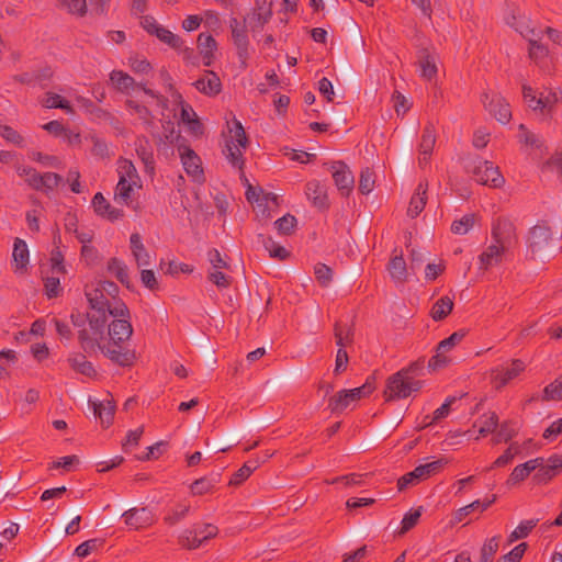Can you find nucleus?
<instances>
[{"label": "nucleus", "mask_w": 562, "mask_h": 562, "mask_svg": "<svg viewBox=\"0 0 562 562\" xmlns=\"http://www.w3.org/2000/svg\"><path fill=\"white\" fill-rule=\"evenodd\" d=\"M492 244L479 256L480 269L488 270L503 262L509 249L516 244V229L506 218H497L492 227Z\"/></svg>", "instance_id": "1"}, {"label": "nucleus", "mask_w": 562, "mask_h": 562, "mask_svg": "<svg viewBox=\"0 0 562 562\" xmlns=\"http://www.w3.org/2000/svg\"><path fill=\"white\" fill-rule=\"evenodd\" d=\"M86 296L92 310L113 317H127V306L116 300L119 286L112 281L97 280L86 285Z\"/></svg>", "instance_id": "2"}, {"label": "nucleus", "mask_w": 562, "mask_h": 562, "mask_svg": "<svg viewBox=\"0 0 562 562\" xmlns=\"http://www.w3.org/2000/svg\"><path fill=\"white\" fill-rule=\"evenodd\" d=\"M133 335V327L127 317H114L108 324L109 341L102 347V353L113 362L126 367L131 366L135 359V355L123 345L130 340Z\"/></svg>", "instance_id": "3"}, {"label": "nucleus", "mask_w": 562, "mask_h": 562, "mask_svg": "<svg viewBox=\"0 0 562 562\" xmlns=\"http://www.w3.org/2000/svg\"><path fill=\"white\" fill-rule=\"evenodd\" d=\"M522 99L526 105L536 114L551 116L558 103L562 102V89L543 87V91L537 94L528 83L521 85Z\"/></svg>", "instance_id": "4"}, {"label": "nucleus", "mask_w": 562, "mask_h": 562, "mask_svg": "<svg viewBox=\"0 0 562 562\" xmlns=\"http://www.w3.org/2000/svg\"><path fill=\"white\" fill-rule=\"evenodd\" d=\"M88 326L78 333V339L85 352L93 355L97 350L102 351L105 347L104 328L108 323V315L104 313H92L87 315Z\"/></svg>", "instance_id": "5"}, {"label": "nucleus", "mask_w": 562, "mask_h": 562, "mask_svg": "<svg viewBox=\"0 0 562 562\" xmlns=\"http://www.w3.org/2000/svg\"><path fill=\"white\" fill-rule=\"evenodd\" d=\"M248 146V138L241 123L234 119L228 124V136L226 138L224 155L232 166L241 169L244 166L243 153Z\"/></svg>", "instance_id": "6"}, {"label": "nucleus", "mask_w": 562, "mask_h": 562, "mask_svg": "<svg viewBox=\"0 0 562 562\" xmlns=\"http://www.w3.org/2000/svg\"><path fill=\"white\" fill-rule=\"evenodd\" d=\"M420 389V381L415 380L412 376H406L405 371H397L387 379L384 397L386 401L406 398L412 393L418 392Z\"/></svg>", "instance_id": "7"}, {"label": "nucleus", "mask_w": 562, "mask_h": 562, "mask_svg": "<svg viewBox=\"0 0 562 562\" xmlns=\"http://www.w3.org/2000/svg\"><path fill=\"white\" fill-rule=\"evenodd\" d=\"M467 169L480 184L499 188L505 182L498 167L492 161L484 160L480 157L473 158L467 165Z\"/></svg>", "instance_id": "8"}, {"label": "nucleus", "mask_w": 562, "mask_h": 562, "mask_svg": "<svg viewBox=\"0 0 562 562\" xmlns=\"http://www.w3.org/2000/svg\"><path fill=\"white\" fill-rule=\"evenodd\" d=\"M217 535L218 528L215 525L195 524L181 532L179 543L188 550H195Z\"/></svg>", "instance_id": "9"}, {"label": "nucleus", "mask_w": 562, "mask_h": 562, "mask_svg": "<svg viewBox=\"0 0 562 562\" xmlns=\"http://www.w3.org/2000/svg\"><path fill=\"white\" fill-rule=\"evenodd\" d=\"M552 244L553 237L549 226L538 224L529 231L527 247L532 256L547 254Z\"/></svg>", "instance_id": "10"}, {"label": "nucleus", "mask_w": 562, "mask_h": 562, "mask_svg": "<svg viewBox=\"0 0 562 562\" xmlns=\"http://www.w3.org/2000/svg\"><path fill=\"white\" fill-rule=\"evenodd\" d=\"M464 336L465 333L460 330L453 333L448 338L441 340L436 348L435 356H432L428 362V368L432 371H436L445 367L449 362V359L446 356V353L452 350L457 345H459L464 338Z\"/></svg>", "instance_id": "11"}, {"label": "nucleus", "mask_w": 562, "mask_h": 562, "mask_svg": "<svg viewBox=\"0 0 562 562\" xmlns=\"http://www.w3.org/2000/svg\"><path fill=\"white\" fill-rule=\"evenodd\" d=\"M526 369L524 361L520 359L513 360L508 366H502L491 371V380L496 389L504 387L510 381L519 376Z\"/></svg>", "instance_id": "12"}, {"label": "nucleus", "mask_w": 562, "mask_h": 562, "mask_svg": "<svg viewBox=\"0 0 562 562\" xmlns=\"http://www.w3.org/2000/svg\"><path fill=\"white\" fill-rule=\"evenodd\" d=\"M334 182L342 196H348L355 187V177L348 166L342 161H335L330 166Z\"/></svg>", "instance_id": "13"}, {"label": "nucleus", "mask_w": 562, "mask_h": 562, "mask_svg": "<svg viewBox=\"0 0 562 562\" xmlns=\"http://www.w3.org/2000/svg\"><path fill=\"white\" fill-rule=\"evenodd\" d=\"M482 102L485 109L501 123H507L512 117L509 104L498 94L484 93Z\"/></svg>", "instance_id": "14"}, {"label": "nucleus", "mask_w": 562, "mask_h": 562, "mask_svg": "<svg viewBox=\"0 0 562 562\" xmlns=\"http://www.w3.org/2000/svg\"><path fill=\"white\" fill-rule=\"evenodd\" d=\"M506 23L527 41L532 37H540L541 31H537L536 27L531 26L530 19L521 14L519 10L513 9L506 15Z\"/></svg>", "instance_id": "15"}, {"label": "nucleus", "mask_w": 562, "mask_h": 562, "mask_svg": "<svg viewBox=\"0 0 562 562\" xmlns=\"http://www.w3.org/2000/svg\"><path fill=\"white\" fill-rule=\"evenodd\" d=\"M178 150L187 175L191 177L193 181L202 182L204 176L199 156L187 146H179Z\"/></svg>", "instance_id": "16"}, {"label": "nucleus", "mask_w": 562, "mask_h": 562, "mask_svg": "<svg viewBox=\"0 0 562 562\" xmlns=\"http://www.w3.org/2000/svg\"><path fill=\"white\" fill-rule=\"evenodd\" d=\"M540 37H532L528 41L529 48L528 54L530 59L539 67V69L549 76L554 75V67H549L543 61L549 56V49L544 45H542L539 40Z\"/></svg>", "instance_id": "17"}, {"label": "nucleus", "mask_w": 562, "mask_h": 562, "mask_svg": "<svg viewBox=\"0 0 562 562\" xmlns=\"http://www.w3.org/2000/svg\"><path fill=\"white\" fill-rule=\"evenodd\" d=\"M436 144V131L432 124H427L420 137L418 146V164L424 167L428 165Z\"/></svg>", "instance_id": "18"}, {"label": "nucleus", "mask_w": 562, "mask_h": 562, "mask_svg": "<svg viewBox=\"0 0 562 562\" xmlns=\"http://www.w3.org/2000/svg\"><path fill=\"white\" fill-rule=\"evenodd\" d=\"M229 27L232 31L233 43L237 48L239 58H247L249 40L247 35L246 25L240 23L236 18L229 20Z\"/></svg>", "instance_id": "19"}, {"label": "nucleus", "mask_w": 562, "mask_h": 562, "mask_svg": "<svg viewBox=\"0 0 562 562\" xmlns=\"http://www.w3.org/2000/svg\"><path fill=\"white\" fill-rule=\"evenodd\" d=\"M173 102L180 106V119L187 124L191 132L199 134L202 132V124L200 123L193 108L188 104L179 92L172 94Z\"/></svg>", "instance_id": "20"}, {"label": "nucleus", "mask_w": 562, "mask_h": 562, "mask_svg": "<svg viewBox=\"0 0 562 562\" xmlns=\"http://www.w3.org/2000/svg\"><path fill=\"white\" fill-rule=\"evenodd\" d=\"M125 525L131 529H140L153 524V515L146 508H131L122 515Z\"/></svg>", "instance_id": "21"}, {"label": "nucleus", "mask_w": 562, "mask_h": 562, "mask_svg": "<svg viewBox=\"0 0 562 562\" xmlns=\"http://www.w3.org/2000/svg\"><path fill=\"white\" fill-rule=\"evenodd\" d=\"M194 87L201 93L214 97L221 92L222 82L214 71L205 70L204 74L194 82Z\"/></svg>", "instance_id": "22"}, {"label": "nucleus", "mask_w": 562, "mask_h": 562, "mask_svg": "<svg viewBox=\"0 0 562 562\" xmlns=\"http://www.w3.org/2000/svg\"><path fill=\"white\" fill-rule=\"evenodd\" d=\"M542 464V458L531 459L522 464H519L514 468L512 471L506 484L508 486H514L526 480L529 474L536 471L539 465Z\"/></svg>", "instance_id": "23"}, {"label": "nucleus", "mask_w": 562, "mask_h": 562, "mask_svg": "<svg viewBox=\"0 0 562 562\" xmlns=\"http://www.w3.org/2000/svg\"><path fill=\"white\" fill-rule=\"evenodd\" d=\"M334 337L339 348L346 349L353 342L355 327L352 323L338 321L334 325Z\"/></svg>", "instance_id": "24"}, {"label": "nucleus", "mask_w": 562, "mask_h": 562, "mask_svg": "<svg viewBox=\"0 0 562 562\" xmlns=\"http://www.w3.org/2000/svg\"><path fill=\"white\" fill-rule=\"evenodd\" d=\"M305 194L317 209L325 210L328 207L327 191L321 182L316 180L307 182Z\"/></svg>", "instance_id": "25"}, {"label": "nucleus", "mask_w": 562, "mask_h": 562, "mask_svg": "<svg viewBox=\"0 0 562 562\" xmlns=\"http://www.w3.org/2000/svg\"><path fill=\"white\" fill-rule=\"evenodd\" d=\"M130 247L132 255L138 267L149 266L151 262V256L145 248L142 237L138 233H133L130 237Z\"/></svg>", "instance_id": "26"}, {"label": "nucleus", "mask_w": 562, "mask_h": 562, "mask_svg": "<svg viewBox=\"0 0 562 562\" xmlns=\"http://www.w3.org/2000/svg\"><path fill=\"white\" fill-rule=\"evenodd\" d=\"M92 205L98 215L110 221H115L123 216V211L113 207L100 192L93 196Z\"/></svg>", "instance_id": "27"}, {"label": "nucleus", "mask_w": 562, "mask_h": 562, "mask_svg": "<svg viewBox=\"0 0 562 562\" xmlns=\"http://www.w3.org/2000/svg\"><path fill=\"white\" fill-rule=\"evenodd\" d=\"M418 65L422 78L429 81L436 78L438 68L437 57L435 55H431L426 49L420 50L418 55Z\"/></svg>", "instance_id": "28"}, {"label": "nucleus", "mask_w": 562, "mask_h": 562, "mask_svg": "<svg viewBox=\"0 0 562 562\" xmlns=\"http://www.w3.org/2000/svg\"><path fill=\"white\" fill-rule=\"evenodd\" d=\"M191 505L187 501H181L170 506L165 516L164 521L169 526H175L183 520L190 513Z\"/></svg>", "instance_id": "29"}, {"label": "nucleus", "mask_w": 562, "mask_h": 562, "mask_svg": "<svg viewBox=\"0 0 562 562\" xmlns=\"http://www.w3.org/2000/svg\"><path fill=\"white\" fill-rule=\"evenodd\" d=\"M198 48L203 58L204 66H211L217 43L213 36L201 33L198 37Z\"/></svg>", "instance_id": "30"}, {"label": "nucleus", "mask_w": 562, "mask_h": 562, "mask_svg": "<svg viewBox=\"0 0 562 562\" xmlns=\"http://www.w3.org/2000/svg\"><path fill=\"white\" fill-rule=\"evenodd\" d=\"M93 413L100 418L104 427H109L114 418L115 405L112 401L105 400L101 402H91Z\"/></svg>", "instance_id": "31"}, {"label": "nucleus", "mask_w": 562, "mask_h": 562, "mask_svg": "<svg viewBox=\"0 0 562 562\" xmlns=\"http://www.w3.org/2000/svg\"><path fill=\"white\" fill-rule=\"evenodd\" d=\"M427 184L419 183L413 194L407 209V215L412 218L418 216L424 210L427 201Z\"/></svg>", "instance_id": "32"}, {"label": "nucleus", "mask_w": 562, "mask_h": 562, "mask_svg": "<svg viewBox=\"0 0 562 562\" xmlns=\"http://www.w3.org/2000/svg\"><path fill=\"white\" fill-rule=\"evenodd\" d=\"M473 427L479 428V437H476V439L485 437L486 435L496 431L498 427V416L494 412L485 413L477 418Z\"/></svg>", "instance_id": "33"}, {"label": "nucleus", "mask_w": 562, "mask_h": 562, "mask_svg": "<svg viewBox=\"0 0 562 562\" xmlns=\"http://www.w3.org/2000/svg\"><path fill=\"white\" fill-rule=\"evenodd\" d=\"M391 278L395 282L403 283L407 279V266L402 254L394 255L387 266Z\"/></svg>", "instance_id": "34"}, {"label": "nucleus", "mask_w": 562, "mask_h": 562, "mask_svg": "<svg viewBox=\"0 0 562 562\" xmlns=\"http://www.w3.org/2000/svg\"><path fill=\"white\" fill-rule=\"evenodd\" d=\"M68 363L71 369L88 378L95 375V370L90 361L87 360L86 356L81 353H72L68 358Z\"/></svg>", "instance_id": "35"}, {"label": "nucleus", "mask_w": 562, "mask_h": 562, "mask_svg": "<svg viewBox=\"0 0 562 562\" xmlns=\"http://www.w3.org/2000/svg\"><path fill=\"white\" fill-rule=\"evenodd\" d=\"M117 175L119 180L130 181L133 184H140V178L138 172L134 166V164L125 158H120L117 160Z\"/></svg>", "instance_id": "36"}, {"label": "nucleus", "mask_w": 562, "mask_h": 562, "mask_svg": "<svg viewBox=\"0 0 562 562\" xmlns=\"http://www.w3.org/2000/svg\"><path fill=\"white\" fill-rule=\"evenodd\" d=\"M110 81L115 89L125 93L135 87H140V85H137L128 74L121 70H113L110 74Z\"/></svg>", "instance_id": "37"}, {"label": "nucleus", "mask_w": 562, "mask_h": 562, "mask_svg": "<svg viewBox=\"0 0 562 562\" xmlns=\"http://www.w3.org/2000/svg\"><path fill=\"white\" fill-rule=\"evenodd\" d=\"M12 258L16 267V271L25 270L29 263V248L26 243L21 238H15L13 245Z\"/></svg>", "instance_id": "38"}, {"label": "nucleus", "mask_w": 562, "mask_h": 562, "mask_svg": "<svg viewBox=\"0 0 562 562\" xmlns=\"http://www.w3.org/2000/svg\"><path fill=\"white\" fill-rule=\"evenodd\" d=\"M142 184H133L132 182H127L124 179L119 180L115 192L114 200L116 203L128 205L132 198V192L134 188H140Z\"/></svg>", "instance_id": "39"}, {"label": "nucleus", "mask_w": 562, "mask_h": 562, "mask_svg": "<svg viewBox=\"0 0 562 562\" xmlns=\"http://www.w3.org/2000/svg\"><path fill=\"white\" fill-rule=\"evenodd\" d=\"M452 299L449 296H442L432 305L430 316L436 322L442 321L452 312Z\"/></svg>", "instance_id": "40"}, {"label": "nucleus", "mask_w": 562, "mask_h": 562, "mask_svg": "<svg viewBox=\"0 0 562 562\" xmlns=\"http://www.w3.org/2000/svg\"><path fill=\"white\" fill-rule=\"evenodd\" d=\"M352 400L347 390H341L333 395L328 401V408L334 413H341L352 404Z\"/></svg>", "instance_id": "41"}, {"label": "nucleus", "mask_w": 562, "mask_h": 562, "mask_svg": "<svg viewBox=\"0 0 562 562\" xmlns=\"http://www.w3.org/2000/svg\"><path fill=\"white\" fill-rule=\"evenodd\" d=\"M42 104L47 109H61L65 110L67 113H74V109L70 105L69 101H67L57 93H46L42 100Z\"/></svg>", "instance_id": "42"}, {"label": "nucleus", "mask_w": 562, "mask_h": 562, "mask_svg": "<svg viewBox=\"0 0 562 562\" xmlns=\"http://www.w3.org/2000/svg\"><path fill=\"white\" fill-rule=\"evenodd\" d=\"M260 463L261 461L258 458L247 461L236 473H234L229 484L239 485L260 465Z\"/></svg>", "instance_id": "43"}, {"label": "nucleus", "mask_w": 562, "mask_h": 562, "mask_svg": "<svg viewBox=\"0 0 562 562\" xmlns=\"http://www.w3.org/2000/svg\"><path fill=\"white\" fill-rule=\"evenodd\" d=\"M108 271L113 274L121 283L128 286L130 277L127 267L117 258H111L108 261Z\"/></svg>", "instance_id": "44"}, {"label": "nucleus", "mask_w": 562, "mask_h": 562, "mask_svg": "<svg viewBox=\"0 0 562 562\" xmlns=\"http://www.w3.org/2000/svg\"><path fill=\"white\" fill-rule=\"evenodd\" d=\"M272 11H252L250 14H248L247 19H245V22L248 21L251 32L256 33L257 31H260L270 21Z\"/></svg>", "instance_id": "45"}, {"label": "nucleus", "mask_w": 562, "mask_h": 562, "mask_svg": "<svg viewBox=\"0 0 562 562\" xmlns=\"http://www.w3.org/2000/svg\"><path fill=\"white\" fill-rule=\"evenodd\" d=\"M60 243V237L54 238L55 248L50 254V265L53 274H64L66 273V267L64 265V255L59 250L58 244Z\"/></svg>", "instance_id": "46"}, {"label": "nucleus", "mask_w": 562, "mask_h": 562, "mask_svg": "<svg viewBox=\"0 0 562 562\" xmlns=\"http://www.w3.org/2000/svg\"><path fill=\"white\" fill-rule=\"evenodd\" d=\"M0 136L8 143L16 146V147H24L25 146V139L24 137L13 127L0 123Z\"/></svg>", "instance_id": "47"}, {"label": "nucleus", "mask_w": 562, "mask_h": 562, "mask_svg": "<svg viewBox=\"0 0 562 562\" xmlns=\"http://www.w3.org/2000/svg\"><path fill=\"white\" fill-rule=\"evenodd\" d=\"M501 536H494L485 541L481 548L480 562H492L499 548Z\"/></svg>", "instance_id": "48"}, {"label": "nucleus", "mask_w": 562, "mask_h": 562, "mask_svg": "<svg viewBox=\"0 0 562 562\" xmlns=\"http://www.w3.org/2000/svg\"><path fill=\"white\" fill-rule=\"evenodd\" d=\"M538 524V519L521 521L509 535L508 543H513L519 539L526 538Z\"/></svg>", "instance_id": "49"}, {"label": "nucleus", "mask_w": 562, "mask_h": 562, "mask_svg": "<svg viewBox=\"0 0 562 562\" xmlns=\"http://www.w3.org/2000/svg\"><path fill=\"white\" fill-rule=\"evenodd\" d=\"M215 487V481L209 477H201L195 480L190 485V492L194 496H201L209 493H212Z\"/></svg>", "instance_id": "50"}, {"label": "nucleus", "mask_w": 562, "mask_h": 562, "mask_svg": "<svg viewBox=\"0 0 562 562\" xmlns=\"http://www.w3.org/2000/svg\"><path fill=\"white\" fill-rule=\"evenodd\" d=\"M145 144H147V142L140 139L136 144V153H137L138 157L140 158V160L144 162L146 172L153 173L154 172V155H153V151L149 150L145 146Z\"/></svg>", "instance_id": "51"}, {"label": "nucleus", "mask_w": 562, "mask_h": 562, "mask_svg": "<svg viewBox=\"0 0 562 562\" xmlns=\"http://www.w3.org/2000/svg\"><path fill=\"white\" fill-rule=\"evenodd\" d=\"M161 42L167 44L168 46L179 49L183 46V41L180 36L173 34L171 31L160 26L159 30H156L155 34Z\"/></svg>", "instance_id": "52"}, {"label": "nucleus", "mask_w": 562, "mask_h": 562, "mask_svg": "<svg viewBox=\"0 0 562 562\" xmlns=\"http://www.w3.org/2000/svg\"><path fill=\"white\" fill-rule=\"evenodd\" d=\"M63 181L61 176L54 172H45L41 175V179L38 181V190H44L46 192L54 190L57 188Z\"/></svg>", "instance_id": "53"}, {"label": "nucleus", "mask_w": 562, "mask_h": 562, "mask_svg": "<svg viewBox=\"0 0 562 562\" xmlns=\"http://www.w3.org/2000/svg\"><path fill=\"white\" fill-rule=\"evenodd\" d=\"M475 216L467 214L451 224V232L458 235L467 234L474 225Z\"/></svg>", "instance_id": "54"}, {"label": "nucleus", "mask_w": 562, "mask_h": 562, "mask_svg": "<svg viewBox=\"0 0 562 562\" xmlns=\"http://www.w3.org/2000/svg\"><path fill=\"white\" fill-rule=\"evenodd\" d=\"M374 172L370 168H366L360 173L359 190L362 194H369L374 189Z\"/></svg>", "instance_id": "55"}, {"label": "nucleus", "mask_w": 562, "mask_h": 562, "mask_svg": "<svg viewBox=\"0 0 562 562\" xmlns=\"http://www.w3.org/2000/svg\"><path fill=\"white\" fill-rule=\"evenodd\" d=\"M274 226L280 235H290L296 226V218L291 214H286L274 222Z\"/></svg>", "instance_id": "56"}, {"label": "nucleus", "mask_w": 562, "mask_h": 562, "mask_svg": "<svg viewBox=\"0 0 562 562\" xmlns=\"http://www.w3.org/2000/svg\"><path fill=\"white\" fill-rule=\"evenodd\" d=\"M61 8L66 9L71 14L85 15L87 12L86 0H58Z\"/></svg>", "instance_id": "57"}, {"label": "nucleus", "mask_w": 562, "mask_h": 562, "mask_svg": "<svg viewBox=\"0 0 562 562\" xmlns=\"http://www.w3.org/2000/svg\"><path fill=\"white\" fill-rule=\"evenodd\" d=\"M543 400L562 401V378L557 379L544 387Z\"/></svg>", "instance_id": "58"}, {"label": "nucleus", "mask_w": 562, "mask_h": 562, "mask_svg": "<svg viewBox=\"0 0 562 562\" xmlns=\"http://www.w3.org/2000/svg\"><path fill=\"white\" fill-rule=\"evenodd\" d=\"M18 173L20 177H23L25 182L34 190H38V181L41 179V173H38L34 168L31 167H19Z\"/></svg>", "instance_id": "59"}, {"label": "nucleus", "mask_w": 562, "mask_h": 562, "mask_svg": "<svg viewBox=\"0 0 562 562\" xmlns=\"http://www.w3.org/2000/svg\"><path fill=\"white\" fill-rule=\"evenodd\" d=\"M420 515H422L420 508L415 509V510H409L408 513H406L403 517L402 527H401V530L398 531V535H404L408 530H411L413 527H415L420 518Z\"/></svg>", "instance_id": "60"}, {"label": "nucleus", "mask_w": 562, "mask_h": 562, "mask_svg": "<svg viewBox=\"0 0 562 562\" xmlns=\"http://www.w3.org/2000/svg\"><path fill=\"white\" fill-rule=\"evenodd\" d=\"M314 273L322 286H327L333 279L331 269L324 263H317L314 268Z\"/></svg>", "instance_id": "61"}, {"label": "nucleus", "mask_w": 562, "mask_h": 562, "mask_svg": "<svg viewBox=\"0 0 562 562\" xmlns=\"http://www.w3.org/2000/svg\"><path fill=\"white\" fill-rule=\"evenodd\" d=\"M128 66L135 74H148L151 69L149 61L137 55L128 58Z\"/></svg>", "instance_id": "62"}, {"label": "nucleus", "mask_w": 562, "mask_h": 562, "mask_svg": "<svg viewBox=\"0 0 562 562\" xmlns=\"http://www.w3.org/2000/svg\"><path fill=\"white\" fill-rule=\"evenodd\" d=\"M209 280L214 283L217 288H228L232 282V278L224 273L222 270H210L207 274Z\"/></svg>", "instance_id": "63"}, {"label": "nucleus", "mask_w": 562, "mask_h": 562, "mask_svg": "<svg viewBox=\"0 0 562 562\" xmlns=\"http://www.w3.org/2000/svg\"><path fill=\"white\" fill-rule=\"evenodd\" d=\"M527 550V543H519L510 552L498 559L497 562H519Z\"/></svg>", "instance_id": "64"}]
</instances>
